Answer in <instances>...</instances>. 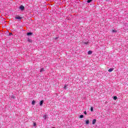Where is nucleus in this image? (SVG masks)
Wrapping results in <instances>:
<instances>
[{
	"label": "nucleus",
	"instance_id": "obj_1",
	"mask_svg": "<svg viewBox=\"0 0 128 128\" xmlns=\"http://www.w3.org/2000/svg\"><path fill=\"white\" fill-rule=\"evenodd\" d=\"M22 18L20 17V16H17L15 17V20H22Z\"/></svg>",
	"mask_w": 128,
	"mask_h": 128
},
{
	"label": "nucleus",
	"instance_id": "obj_2",
	"mask_svg": "<svg viewBox=\"0 0 128 128\" xmlns=\"http://www.w3.org/2000/svg\"><path fill=\"white\" fill-rule=\"evenodd\" d=\"M20 10H24V6L22 5H21L20 6Z\"/></svg>",
	"mask_w": 128,
	"mask_h": 128
},
{
	"label": "nucleus",
	"instance_id": "obj_3",
	"mask_svg": "<svg viewBox=\"0 0 128 128\" xmlns=\"http://www.w3.org/2000/svg\"><path fill=\"white\" fill-rule=\"evenodd\" d=\"M96 120L94 119V120H92V124H96Z\"/></svg>",
	"mask_w": 128,
	"mask_h": 128
},
{
	"label": "nucleus",
	"instance_id": "obj_4",
	"mask_svg": "<svg viewBox=\"0 0 128 128\" xmlns=\"http://www.w3.org/2000/svg\"><path fill=\"white\" fill-rule=\"evenodd\" d=\"M43 118H44V120H46V118H48V115L45 114Z\"/></svg>",
	"mask_w": 128,
	"mask_h": 128
},
{
	"label": "nucleus",
	"instance_id": "obj_5",
	"mask_svg": "<svg viewBox=\"0 0 128 128\" xmlns=\"http://www.w3.org/2000/svg\"><path fill=\"white\" fill-rule=\"evenodd\" d=\"M32 32H29L27 33V36H32Z\"/></svg>",
	"mask_w": 128,
	"mask_h": 128
},
{
	"label": "nucleus",
	"instance_id": "obj_6",
	"mask_svg": "<svg viewBox=\"0 0 128 128\" xmlns=\"http://www.w3.org/2000/svg\"><path fill=\"white\" fill-rule=\"evenodd\" d=\"M112 70H114V68H110V69L108 70V72H112Z\"/></svg>",
	"mask_w": 128,
	"mask_h": 128
},
{
	"label": "nucleus",
	"instance_id": "obj_7",
	"mask_svg": "<svg viewBox=\"0 0 128 128\" xmlns=\"http://www.w3.org/2000/svg\"><path fill=\"white\" fill-rule=\"evenodd\" d=\"M44 104V100H42L40 102V106H42V104Z\"/></svg>",
	"mask_w": 128,
	"mask_h": 128
},
{
	"label": "nucleus",
	"instance_id": "obj_8",
	"mask_svg": "<svg viewBox=\"0 0 128 128\" xmlns=\"http://www.w3.org/2000/svg\"><path fill=\"white\" fill-rule=\"evenodd\" d=\"M86 124H90V120H87L86 121Z\"/></svg>",
	"mask_w": 128,
	"mask_h": 128
},
{
	"label": "nucleus",
	"instance_id": "obj_9",
	"mask_svg": "<svg viewBox=\"0 0 128 128\" xmlns=\"http://www.w3.org/2000/svg\"><path fill=\"white\" fill-rule=\"evenodd\" d=\"M88 54H92V52L91 50H90L88 52Z\"/></svg>",
	"mask_w": 128,
	"mask_h": 128
},
{
	"label": "nucleus",
	"instance_id": "obj_10",
	"mask_svg": "<svg viewBox=\"0 0 128 128\" xmlns=\"http://www.w3.org/2000/svg\"><path fill=\"white\" fill-rule=\"evenodd\" d=\"M44 72V68H42L40 70V72Z\"/></svg>",
	"mask_w": 128,
	"mask_h": 128
},
{
	"label": "nucleus",
	"instance_id": "obj_11",
	"mask_svg": "<svg viewBox=\"0 0 128 128\" xmlns=\"http://www.w3.org/2000/svg\"><path fill=\"white\" fill-rule=\"evenodd\" d=\"M32 106H34V104H36V101H34V100L32 102Z\"/></svg>",
	"mask_w": 128,
	"mask_h": 128
},
{
	"label": "nucleus",
	"instance_id": "obj_12",
	"mask_svg": "<svg viewBox=\"0 0 128 128\" xmlns=\"http://www.w3.org/2000/svg\"><path fill=\"white\" fill-rule=\"evenodd\" d=\"M114 100H118V97L116 96H114Z\"/></svg>",
	"mask_w": 128,
	"mask_h": 128
},
{
	"label": "nucleus",
	"instance_id": "obj_13",
	"mask_svg": "<svg viewBox=\"0 0 128 128\" xmlns=\"http://www.w3.org/2000/svg\"><path fill=\"white\" fill-rule=\"evenodd\" d=\"M92 2V0H87V2H88V4H90V2Z\"/></svg>",
	"mask_w": 128,
	"mask_h": 128
},
{
	"label": "nucleus",
	"instance_id": "obj_14",
	"mask_svg": "<svg viewBox=\"0 0 128 128\" xmlns=\"http://www.w3.org/2000/svg\"><path fill=\"white\" fill-rule=\"evenodd\" d=\"M84 118V115H82V114L80 115V118Z\"/></svg>",
	"mask_w": 128,
	"mask_h": 128
},
{
	"label": "nucleus",
	"instance_id": "obj_15",
	"mask_svg": "<svg viewBox=\"0 0 128 128\" xmlns=\"http://www.w3.org/2000/svg\"><path fill=\"white\" fill-rule=\"evenodd\" d=\"M90 110L91 112H92L94 110V108L92 107H91Z\"/></svg>",
	"mask_w": 128,
	"mask_h": 128
},
{
	"label": "nucleus",
	"instance_id": "obj_16",
	"mask_svg": "<svg viewBox=\"0 0 128 128\" xmlns=\"http://www.w3.org/2000/svg\"><path fill=\"white\" fill-rule=\"evenodd\" d=\"M112 32H116V30H112Z\"/></svg>",
	"mask_w": 128,
	"mask_h": 128
},
{
	"label": "nucleus",
	"instance_id": "obj_17",
	"mask_svg": "<svg viewBox=\"0 0 128 128\" xmlns=\"http://www.w3.org/2000/svg\"><path fill=\"white\" fill-rule=\"evenodd\" d=\"M64 88H65V90H66V84H65Z\"/></svg>",
	"mask_w": 128,
	"mask_h": 128
},
{
	"label": "nucleus",
	"instance_id": "obj_18",
	"mask_svg": "<svg viewBox=\"0 0 128 128\" xmlns=\"http://www.w3.org/2000/svg\"><path fill=\"white\" fill-rule=\"evenodd\" d=\"M12 98H16L14 97V96H12Z\"/></svg>",
	"mask_w": 128,
	"mask_h": 128
},
{
	"label": "nucleus",
	"instance_id": "obj_19",
	"mask_svg": "<svg viewBox=\"0 0 128 128\" xmlns=\"http://www.w3.org/2000/svg\"><path fill=\"white\" fill-rule=\"evenodd\" d=\"M36 126V122H34V126Z\"/></svg>",
	"mask_w": 128,
	"mask_h": 128
},
{
	"label": "nucleus",
	"instance_id": "obj_20",
	"mask_svg": "<svg viewBox=\"0 0 128 128\" xmlns=\"http://www.w3.org/2000/svg\"><path fill=\"white\" fill-rule=\"evenodd\" d=\"M84 114H87V113H86V111H84Z\"/></svg>",
	"mask_w": 128,
	"mask_h": 128
},
{
	"label": "nucleus",
	"instance_id": "obj_21",
	"mask_svg": "<svg viewBox=\"0 0 128 128\" xmlns=\"http://www.w3.org/2000/svg\"><path fill=\"white\" fill-rule=\"evenodd\" d=\"M10 34H12V33H10Z\"/></svg>",
	"mask_w": 128,
	"mask_h": 128
},
{
	"label": "nucleus",
	"instance_id": "obj_22",
	"mask_svg": "<svg viewBox=\"0 0 128 128\" xmlns=\"http://www.w3.org/2000/svg\"><path fill=\"white\" fill-rule=\"evenodd\" d=\"M84 44H86L87 43H86V42H84Z\"/></svg>",
	"mask_w": 128,
	"mask_h": 128
},
{
	"label": "nucleus",
	"instance_id": "obj_23",
	"mask_svg": "<svg viewBox=\"0 0 128 128\" xmlns=\"http://www.w3.org/2000/svg\"><path fill=\"white\" fill-rule=\"evenodd\" d=\"M54 128V127H53V128Z\"/></svg>",
	"mask_w": 128,
	"mask_h": 128
}]
</instances>
